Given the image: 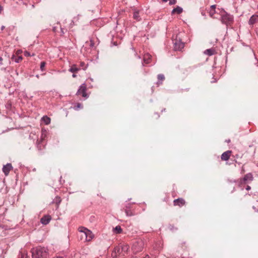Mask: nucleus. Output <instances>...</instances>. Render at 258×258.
Returning <instances> with one entry per match:
<instances>
[{"mask_svg":"<svg viewBox=\"0 0 258 258\" xmlns=\"http://www.w3.org/2000/svg\"><path fill=\"white\" fill-rule=\"evenodd\" d=\"M31 252L32 258H48L49 255L47 248L41 246L33 247Z\"/></svg>","mask_w":258,"mask_h":258,"instance_id":"nucleus-1","label":"nucleus"},{"mask_svg":"<svg viewBox=\"0 0 258 258\" xmlns=\"http://www.w3.org/2000/svg\"><path fill=\"white\" fill-rule=\"evenodd\" d=\"M221 21L223 24L230 25L233 22V16L223 11L221 14Z\"/></svg>","mask_w":258,"mask_h":258,"instance_id":"nucleus-2","label":"nucleus"},{"mask_svg":"<svg viewBox=\"0 0 258 258\" xmlns=\"http://www.w3.org/2000/svg\"><path fill=\"white\" fill-rule=\"evenodd\" d=\"M79 231L82 233V237H83L84 236L85 237L86 241H89L91 240L94 237V235L92 232L86 228H80Z\"/></svg>","mask_w":258,"mask_h":258,"instance_id":"nucleus-3","label":"nucleus"},{"mask_svg":"<svg viewBox=\"0 0 258 258\" xmlns=\"http://www.w3.org/2000/svg\"><path fill=\"white\" fill-rule=\"evenodd\" d=\"M143 242L139 241L135 242L132 246V250L134 253H137L141 251L143 249Z\"/></svg>","mask_w":258,"mask_h":258,"instance_id":"nucleus-4","label":"nucleus"},{"mask_svg":"<svg viewBox=\"0 0 258 258\" xmlns=\"http://www.w3.org/2000/svg\"><path fill=\"white\" fill-rule=\"evenodd\" d=\"M77 95H82L83 97L88 98V96L86 93V86L85 83L82 84L76 93Z\"/></svg>","mask_w":258,"mask_h":258,"instance_id":"nucleus-5","label":"nucleus"},{"mask_svg":"<svg viewBox=\"0 0 258 258\" xmlns=\"http://www.w3.org/2000/svg\"><path fill=\"white\" fill-rule=\"evenodd\" d=\"M253 179V175L251 173H248L244 175V176L240 179L239 183L241 184L247 183L249 181H252Z\"/></svg>","mask_w":258,"mask_h":258,"instance_id":"nucleus-6","label":"nucleus"},{"mask_svg":"<svg viewBox=\"0 0 258 258\" xmlns=\"http://www.w3.org/2000/svg\"><path fill=\"white\" fill-rule=\"evenodd\" d=\"M174 45V49L175 51L181 50L184 46V44L182 42L180 39H175L173 41Z\"/></svg>","mask_w":258,"mask_h":258,"instance_id":"nucleus-7","label":"nucleus"},{"mask_svg":"<svg viewBox=\"0 0 258 258\" xmlns=\"http://www.w3.org/2000/svg\"><path fill=\"white\" fill-rule=\"evenodd\" d=\"M13 167L11 163H7L6 165H4L3 167V171L5 174V175H8L11 169H12Z\"/></svg>","mask_w":258,"mask_h":258,"instance_id":"nucleus-8","label":"nucleus"},{"mask_svg":"<svg viewBox=\"0 0 258 258\" xmlns=\"http://www.w3.org/2000/svg\"><path fill=\"white\" fill-rule=\"evenodd\" d=\"M51 218L50 215H45L40 220L41 223L43 225H47L51 220Z\"/></svg>","mask_w":258,"mask_h":258,"instance_id":"nucleus-9","label":"nucleus"},{"mask_svg":"<svg viewBox=\"0 0 258 258\" xmlns=\"http://www.w3.org/2000/svg\"><path fill=\"white\" fill-rule=\"evenodd\" d=\"M231 153V151H227L224 152L221 156V160L223 161H227L229 159Z\"/></svg>","mask_w":258,"mask_h":258,"instance_id":"nucleus-10","label":"nucleus"},{"mask_svg":"<svg viewBox=\"0 0 258 258\" xmlns=\"http://www.w3.org/2000/svg\"><path fill=\"white\" fill-rule=\"evenodd\" d=\"M173 202L175 206H179V207H181L185 204V201L180 198L174 200Z\"/></svg>","mask_w":258,"mask_h":258,"instance_id":"nucleus-11","label":"nucleus"},{"mask_svg":"<svg viewBox=\"0 0 258 258\" xmlns=\"http://www.w3.org/2000/svg\"><path fill=\"white\" fill-rule=\"evenodd\" d=\"M258 22V15H252L249 20L248 23L249 25H252Z\"/></svg>","mask_w":258,"mask_h":258,"instance_id":"nucleus-12","label":"nucleus"},{"mask_svg":"<svg viewBox=\"0 0 258 258\" xmlns=\"http://www.w3.org/2000/svg\"><path fill=\"white\" fill-rule=\"evenodd\" d=\"M133 18L137 21H140L141 20V18L140 16V11L139 10H134Z\"/></svg>","mask_w":258,"mask_h":258,"instance_id":"nucleus-13","label":"nucleus"},{"mask_svg":"<svg viewBox=\"0 0 258 258\" xmlns=\"http://www.w3.org/2000/svg\"><path fill=\"white\" fill-rule=\"evenodd\" d=\"M158 81L157 82V84L158 85H161L162 84V82L165 80V77L163 74H159L157 76Z\"/></svg>","mask_w":258,"mask_h":258,"instance_id":"nucleus-14","label":"nucleus"},{"mask_svg":"<svg viewBox=\"0 0 258 258\" xmlns=\"http://www.w3.org/2000/svg\"><path fill=\"white\" fill-rule=\"evenodd\" d=\"M183 9L182 8L177 6L176 8L173 9L172 11V13L174 14L176 13L178 14H179L182 12Z\"/></svg>","mask_w":258,"mask_h":258,"instance_id":"nucleus-15","label":"nucleus"},{"mask_svg":"<svg viewBox=\"0 0 258 258\" xmlns=\"http://www.w3.org/2000/svg\"><path fill=\"white\" fill-rule=\"evenodd\" d=\"M215 50L213 48L207 49L204 51V54L211 56L214 54Z\"/></svg>","mask_w":258,"mask_h":258,"instance_id":"nucleus-16","label":"nucleus"},{"mask_svg":"<svg viewBox=\"0 0 258 258\" xmlns=\"http://www.w3.org/2000/svg\"><path fill=\"white\" fill-rule=\"evenodd\" d=\"M121 251H122L123 255L124 254V253H126L128 251L129 246L128 245H120Z\"/></svg>","mask_w":258,"mask_h":258,"instance_id":"nucleus-17","label":"nucleus"},{"mask_svg":"<svg viewBox=\"0 0 258 258\" xmlns=\"http://www.w3.org/2000/svg\"><path fill=\"white\" fill-rule=\"evenodd\" d=\"M46 134H47L46 131L45 130L42 129L41 131V137H40V140H39V141L42 142L43 140H44L45 138H46Z\"/></svg>","mask_w":258,"mask_h":258,"instance_id":"nucleus-18","label":"nucleus"},{"mask_svg":"<svg viewBox=\"0 0 258 258\" xmlns=\"http://www.w3.org/2000/svg\"><path fill=\"white\" fill-rule=\"evenodd\" d=\"M12 59L14 60L16 62L18 63L22 59V57L21 56H16L13 55L12 57Z\"/></svg>","mask_w":258,"mask_h":258,"instance_id":"nucleus-19","label":"nucleus"},{"mask_svg":"<svg viewBox=\"0 0 258 258\" xmlns=\"http://www.w3.org/2000/svg\"><path fill=\"white\" fill-rule=\"evenodd\" d=\"M42 120L47 125L50 123V118L47 116H43L42 118Z\"/></svg>","mask_w":258,"mask_h":258,"instance_id":"nucleus-20","label":"nucleus"},{"mask_svg":"<svg viewBox=\"0 0 258 258\" xmlns=\"http://www.w3.org/2000/svg\"><path fill=\"white\" fill-rule=\"evenodd\" d=\"M114 252L115 254H121L122 253V251H121V249L120 246H116L114 249Z\"/></svg>","mask_w":258,"mask_h":258,"instance_id":"nucleus-21","label":"nucleus"},{"mask_svg":"<svg viewBox=\"0 0 258 258\" xmlns=\"http://www.w3.org/2000/svg\"><path fill=\"white\" fill-rule=\"evenodd\" d=\"M80 69L77 67L76 65H73L70 69L69 71L72 73H76Z\"/></svg>","mask_w":258,"mask_h":258,"instance_id":"nucleus-22","label":"nucleus"},{"mask_svg":"<svg viewBox=\"0 0 258 258\" xmlns=\"http://www.w3.org/2000/svg\"><path fill=\"white\" fill-rule=\"evenodd\" d=\"M41 142V141H39V140H38L36 143L37 148L40 151H41L44 148L43 145H42Z\"/></svg>","mask_w":258,"mask_h":258,"instance_id":"nucleus-23","label":"nucleus"},{"mask_svg":"<svg viewBox=\"0 0 258 258\" xmlns=\"http://www.w3.org/2000/svg\"><path fill=\"white\" fill-rule=\"evenodd\" d=\"M114 231L115 233H116L117 234H119V233H121L122 229H121V227L120 226H116L114 228Z\"/></svg>","mask_w":258,"mask_h":258,"instance_id":"nucleus-24","label":"nucleus"},{"mask_svg":"<svg viewBox=\"0 0 258 258\" xmlns=\"http://www.w3.org/2000/svg\"><path fill=\"white\" fill-rule=\"evenodd\" d=\"M18 258H28L27 253L25 252L20 251Z\"/></svg>","mask_w":258,"mask_h":258,"instance_id":"nucleus-25","label":"nucleus"},{"mask_svg":"<svg viewBox=\"0 0 258 258\" xmlns=\"http://www.w3.org/2000/svg\"><path fill=\"white\" fill-rule=\"evenodd\" d=\"M216 11L214 9H210L209 11V15L211 17L214 18V15L215 14Z\"/></svg>","mask_w":258,"mask_h":258,"instance_id":"nucleus-26","label":"nucleus"},{"mask_svg":"<svg viewBox=\"0 0 258 258\" xmlns=\"http://www.w3.org/2000/svg\"><path fill=\"white\" fill-rule=\"evenodd\" d=\"M80 108H83V105L81 103H78L76 105L74 106V109L75 110H78Z\"/></svg>","mask_w":258,"mask_h":258,"instance_id":"nucleus-27","label":"nucleus"},{"mask_svg":"<svg viewBox=\"0 0 258 258\" xmlns=\"http://www.w3.org/2000/svg\"><path fill=\"white\" fill-rule=\"evenodd\" d=\"M46 63L44 61H42L40 63V70L42 71H43L44 70V68L45 66Z\"/></svg>","mask_w":258,"mask_h":258,"instance_id":"nucleus-28","label":"nucleus"},{"mask_svg":"<svg viewBox=\"0 0 258 258\" xmlns=\"http://www.w3.org/2000/svg\"><path fill=\"white\" fill-rule=\"evenodd\" d=\"M55 202H56L57 205H59L60 203V202H61L60 198V197H56Z\"/></svg>","mask_w":258,"mask_h":258,"instance_id":"nucleus-29","label":"nucleus"},{"mask_svg":"<svg viewBox=\"0 0 258 258\" xmlns=\"http://www.w3.org/2000/svg\"><path fill=\"white\" fill-rule=\"evenodd\" d=\"M169 4L170 5H172L175 4L176 3V0H169Z\"/></svg>","mask_w":258,"mask_h":258,"instance_id":"nucleus-30","label":"nucleus"},{"mask_svg":"<svg viewBox=\"0 0 258 258\" xmlns=\"http://www.w3.org/2000/svg\"><path fill=\"white\" fill-rule=\"evenodd\" d=\"M144 61L145 62H146V63H149L150 62V60H149V57L148 58H146V57H145L144 58Z\"/></svg>","mask_w":258,"mask_h":258,"instance_id":"nucleus-31","label":"nucleus"},{"mask_svg":"<svg viewBox=\"0 0 258 258\" xmlns=\"http://www.w3.org/2000/svg\"><path fill=\"white\" fill-rule=\"evenodd\" d=\"M216 7V5H213L211 6V9H214V10H215Z\"/></svg>","mask_w":258,"mask_h":258,"instance_id":"nucleus-32","label":"nucleus"},{"mask_svg":"<svg viewBox=\"0 0 258 258\" xmlns=\"http://www.w3.org/2000/svg\"><path fill=\"white\" fill-rule=\"evenodd\" d=\"M25 56H30L31 55H30V53L29 52H28L27 51H26L25 52Z\"/></svg>","mask_w":258,"mask_h":258,"instance_id":"nucleus-33","label":"nucleus"},{"mask_svg":"<svg viewBox=\"0 0 258 258\" xmlns=\"http://www.w3.org/2000/svg\"><path fill=\"white\" fill-rule=\"evenodd\" d=\"M60 30H61V33L62 34H64V33H65V32H64V29H62V28H60Z\"/></svg>","mask_w":258,"mask_h":258,"instance_id":"nucleus-34","label":"nucleus"},{"mask_svg":"<svg viewBox=\"0 0 258 258\" xmlns=\"http://www.w3.org/2000/svg\"><path fill=\"white\" fill-rule=\"evenodd\" d=\"M250 188H251V187H250V186H249V185H247V186H246V189L247 190H250Z\"/></svg>","mask_w":258,"mask_h":258,"instance_id":"nucleus-35","label":"nucleus"},{"mask_svg":"<svg viewBox=\"0 0 258 258\" xmlns=\"http://www.w3.org/2000/svg\"><path fill=\"white\" fill-rule=\"evenodd\" d=\"M3 10V7L0 5V14H1L2 11Z\"/></svg>","mask_w":258,"mask_h":258,"instance_id":"nucleus-36","label":"nucleus"},{"mask_svg":"<svg viewBox=\"0 0 258 258\" xmlns=\"http://www.w3.org/2000/svg\"><path fill=\"white\" fill-rule=\"evenodd\" d=\"M125 213L127 216H131V215L129 214V211L128 210H125Z\"/></svg>","mask_w":258,"mask_h":258,"instance_id":"nucleus-37","label":"nucleus"},{"mask_svg":"<svg viewBox=\"0 0 258 258\" xmlns=\"http://www.w3.org/2000/svg\"><path fill=\"white\" fill-rule=\"evenodd\" d=\"M3 58L0 56V64H2Z\"/></svg>","mask_w":258,"mask_h":258,"instance_id":"nucleus-38","label":"nucleus"},{"mask_svg":"<svg viewBox=\"0 0 258 258\" xmlns=\"http://www.w3.org/2000/svg\"><path fill=\"white\" fill-rule=\"evenodd\" d=\"M53 31L54 32H56V28L55 27H54L53 28Z\"/></svg>","mask_w":258,"mask_h":258,"instance_id":"nucleus-39","label":"nucleus"},{"mask_svg":"<svg viewBox=\"0 0 258 258\" xmlns=\"http://www.w3.org/2000/svg\"><path fill=\"white\" fill-rule=\"evenodd\" d=\"M4 28H5V26H2L1 27V30H3L4 29Z\"/></svg>","mask_w":258,"mask_h":258,"instance_id":"nucleus-40","label":"nucleus"},{"mask_svg":"<svg viewBox=\"0 0 258 258\" xmlns=\"http://www.w3.org/2000/svg\"><path fill=\"white\" fill-rule=\"evenodd\" d=\"M143 258H150L149 256L148 255H146Z\"/></svg>","mask_w":258,"mask_h":258,"instance_id":"nucleus-41","label":"nucleus"},{"mask_svg":"<svg viewBox=\"0 0 258 258\" xmlns=\"http://www.w3.org/2000/svg\"><path fill=\"white\" fill-rule=\"evenodd\" d=\"M76 77V75L75 74L73 75V77L75 78Z\"/></svg>","mask_w":258,"mask_h":258,"instance_id":"nucleus-42","label":"nucleus"},{"mask_svg":"<svg viewBox=\"0 0 258 258\" xmlns=\"http://www.w3.org/2000/svg\"><path fill=\"white\" fill-rule=\"evenodd\" d=\"M202 15L205 16V14L203 12L202 13Z\"/></svg>","mask_w":258,"mask_h":258,"instance_id":"nucleus-43","label":"nucleus"},{"mask_svg":"<svg viewBox=\"0 0 258 258\" xmlns=\"http://www.w3.org/2000/svg\"><path fill=\"white\" fill-rule=\"evenodd\" d=\"M84 64V62H82V63H81V65H82V66H83V64Z\"/></svg>","mask_w":258,"mask_h":258,"instance_id":"nucleus-44","label":"nucleus"},{"mask_svg":"<svg viewBox=\"0 0 258 258\" xmlns=\"http://www.w3.org/2000/svg\"><path fill=\"white\" fill-rule=\"evenodd\" d=\"M227 142H230V140H228V141H227Z\"/></svg>","mask_w":258,"mask_h":258,"instance_id":"nucleus-45","label":"nucleus"},{"mask_svg":"<svg viewBox=\"0 0 258 258\" xmlns=\"http://www.w3.org/2000/svg\"><path fill=\"white\" fill-rule=\"evenodd\" d=\"M36 77L38 78L39 77L38 75H36Z\"/></svg>","mask_w":258,"mask_h":258,"instance_id":"nucleus-46","label":"nucleus"}]
</instances>
